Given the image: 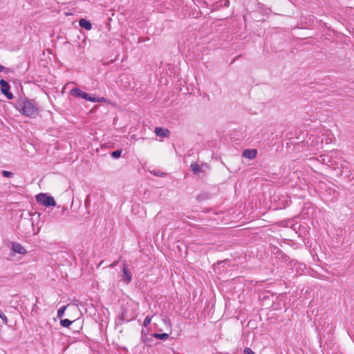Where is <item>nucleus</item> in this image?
I'll use <instances>...</instances> for the list:
<instances>
[{
  "label": "nucleus",
  "instance_id": "1",
  "mask_svg": "<svg viewBox=\"0 0 354 354\" xmlns=\"http://www.w3.org/2000/svg\"><path fill=\"white\" fill-rule=\"evenodd\" d=\"M16 109L27 117L35 118L38 114V109L33 100H21L17 102Z\"/></svg>",
  "mask_w": 354,
  "mask_h": 354
},
{
  "label": "nucleus",
  "instance_id": "2",
  "mask_svg": "<svg viewBox=\"0 0 354 354\" xmlns=\"http://www.w3.org/2000/svg\"><path fill=\"white\" fill-rule=\"evenodd\" d=\"M36 201L45 207L55 206L56 203L53 197L48 196L46 194L41 193L36 196Z\"/></svg>",
  "mask_w": 354,
  "mask_h": 354
},
{
  "label": "nucleus",
  "instance_id": "3",
  "mask_svg": "<svg viewBox=\"0 0 354 354\" xmlns=\"http://www.w3.org/2000/svg\"><path fill=\"white\" fill-rule=\"evenodd\" d=\"M337 152L335 151H330V154H324L319 157L318 161L324 165H333L335 162L332 160L333 156H336Z\"/></svg>",
  "mask_w": 354,
  "mask_h": 354
},
{
  "label": "nucleus",
  "instance_id": "4",
  "mask_svg": "<svg viewBox=\"0 0 354 354\" xmlns=\"http://www.w3.org/2000/svg\"><path fill=\"white\" fill-rule=\"evenodd\" d=\"M0 88L2 93L5 95L9 100L13 98V94L10 92V85L6 80H0Z\"/></svg>",
  "mask_w": 354,
  "mask_h": 354
},
{
  "label": "nucleus",
  "instance_id": "5",
  "mask_svg": "<svg viewBox=\"0 0 354 354\" xmlns=\"http://www.w3.org/2000/svg\"><path fill=\"white\" fill-rule=\"evenodd\" d=\"M132 274L126 264L122 266V281L125 283L129 284L131 281Z\"/></svg>",
  "mask_w": 354,
  "mask_h": 354
},
{
  "label": "nucleus",
  "instance_id": "6",
  "mask_svg": "<svg viewBox=\"0 0 354 354\" xmlns=\"http://www.w3.org/2000/svg\"><path fill=\"white\" fill-rule=\"evenodd\" d=\"M12 250L15 253H18L20 254H26V250L19 243L14 242L12 243Z\"/></svg>",
  "mask_w": 354,
  "mask_h": 354
},
{
  "label": "nucleus",
  "instance_id": "7",
  "mask_svg": "<svg viewBox=\"0 0 354 354\" xmlns=\"http://www.w3.org/2000/svg\"><path fill=\"white\" fill-rule=\"evenodd\" d=\"M71 94L76 97H80L82 99H86L87 97V93L82 91L78 88H74L71 90Z\"/></svg>",
  "mask_w": 354,
  "mask_h": 354
},
{
  "label": "nucleus",
  "instance_id": "8",
  "mask_svg": "<svg viewBox=\"0 0 354 354\" xmlns=\"http://www.w3.org/2000/svg\"><path fill=\"white\" fill-rule=\"evenodd\" d=\"M257 155V149H245L243 151V156L248 159H254Z\"/></svg>",
  "mask_w": 354,
  "mask_h": 354
},
{
  "label": "nucleus",
  "instance_id": "9",
  "mask_svg": "<svg viewBox=\"0 0 354 354\" xmlns=\"http://www.w3.org/2000/svg\"><path fill=\"white\" fill-rule=\"evenodd\" d=\"M87 101L93 102H105L106 101V98L103 97H98L95 95H90L87 93V97L85 99Z\"/></svg>",
  "mask_w": 354,
  "mask_h": 354
},
{
  "label": "nucleus",
  "instance_id": "10",
  "mask_svg": "<svg viewBox=\"0 0 354 354\" xmlns=\"http://www.w3.org/2000/svg\"><path fill=\"white\" fill-rule=\"evenodd\" d=\"M155 133L156 136L160 137H167L169 134V131L167 129H164L162 127H156L155 129Z\"/></svg>",
  "mask_w": 354,
  "mask_h": 354
},
{
  "label": "nucleus",
  "instance_id": "11",
  "mask_svg": "<svg viewBox=\"0 0 354 354\" xmlns=\"http://www.w3.org/2000/svg\"><path fill=\"white\" fill-rule=\"evenodd\" d=\"M79 24L81 27L85 28L87 30H90L92 28L91 22L85 19H81L79 21Z\"/></svg>",
  "mask_w": 354,
  "mask_h": 354
},
{
  "label": "nucleus",
  "instance_id": "12",
  "mask_svg": "<svg viewBox=\"0 0 354 354\" xmlns=\"http://www.w3.org/2000/svg\"><path fill=\"white\" fill-rule=\"evenodd\" d=\"M190 167L194 174H199L201 171V167L197 162H192Z\"/></svg>",
  "mask_w": 354,
  "mask_h": 354
},
{
  "label": "nucleus",
  "instance_id": "13",
  "mask_svg": "<svg viewBox=\"0 0 354 354\" xmlns=\"http://www.w3.org/2000/svg\"><path fill=\"white\" fill-rule=\"evenodd\" d=\"M153 336L156 339L162 340H165L169 337V335L167 333H153Z\"/></svg>",
  "mask_w": 354,
  "mask_h": 354
},
{
  "label": "nucleus",
  "instance_id": "14",
  "mask_svg": "<svg viewBox=\"0 0 354 354\" xmlns=\"http://www.w3.org/2000/svg\"><path fill=\"white\" fill-rule=\"evenodd\" d=\"M72 324V322L68 319H62L60 321V324L62 327L68 328Z\"/></svg>",
  "mask_w": 354,
  "mask_h": 354
},
{
  "label": "nucleus",
  "instance_id": "15",
  "mask_svg": "<svg viewBox=\"0 0 354 354\" xmlns=\"http://www.w3.org/2000/svg\"><path fill=\"white\" fill-rule=\"evenodd\" d=\"M326 134V143H329L333 141V136L330 134V131L328 130H325Z\"/></svg>",
  "mask_w": 354,
  "mask_h": 354
},
{
  "label": "nucleus",
  "instance_id": "16",
  "mask_svg": "<svg viewBox=\"0 0 354 354\" xmlns=\"http://www.w3.org/2000/svg\"><path fill=\"white\" fill-rule=\"evenodd\" d=\"M66 307H67L66 306H64L61 307V308L58 310V311H57V317H58L59 318L62 317L64 315V312H65V310H66Z\"/></svg>",
  "mask_w": 354,
  "mask_h": 354
},
{
  "label": "nucleus",
  "instance_id": "17",
  "mask_svg": "<svg viewBox=\"0 0 354 354\" xmlns=\"http://www.w3.org/2000/svg\"><path fill=\"white\" fill-rule=\"evenodd\" d=\"M122 151L121 150H116L111 153V157L116 159L120 157Z\"/></svg>",
  "mask_w": 354,
  "mask_h": 354
},
{
  "label": "nucleus",
  "instance_id": "18",
  "mask_svg": "<svg viewBox=\"0 0 354 354\" xmlns=\"http://www.w3.org/2000/svg\"><path fill=\"white\" fill-rule=\"evenodd\" d=\"M151 321V317H149V316L146 317L145 320H144L143 325L145 327L148 326L150 324Z\"/></svg>",
  "mask_w": 354,
  "mask_h": 354
},
{
  "label": "nucleus",
  "instance_id": "19",
  "mask_svg": "<svg viewBox=\"0 0 354 354\" xmlns=\"http://www.w3.org/2000/svg\"><path fill=\"white\" fill-rule=\"evenodd\" d=\"M0 317L3 320V324H6L8 322V319L1 310H0Z\"/></svg>",
  "mask_w": 354,
  "mask_h": 354
},
{
  "label": "nucleus",
  "instance_id": "20",
  "mask_svg": "<svg viewBox=\"0 0 354 354\" xmlns=\"http://www.w3.org/2000/svg\"><path fill=\"white\" fill-rule=\"evenodd\" d=\"M1 173H2V175L6 178H11L13 176V174L8 171H2Z\"/></svg>",
  "mask_w": 354,
  "mask_h": 354
},
{
  "label": "nucleus",
  "instance_id": "21",
  "mask_svg": "<svg viewBox=\"0 0 354 354\" xmlns=\"http://www.w3.org/2000/svg\"><path fill=\"white\" fill-rule=\"evenodd\" d=\"M244 354H255L250 348L246 347L243 350Z\"/></svg>",
  "mask_w": 354,
  "mask_h": 354
},
{
  "label": "nucleus",
  "instance_id": "22",
  "mask_svg": "<svg viewBox=\"0 0 354 354\" xmlns=\"http://www.w3.org/2000/svg\"><path fill=\"white\" fill-rule=\"evenodd\" d=\"M229 6V1L225 0V2L224 3V6Z\"/></svg>",
  "mask_w": 354,
  "mask_h": 354
},
{
  "label": "nucleus",
  "instance_id": "23",
  "mask_svg": "<svg viewBox=\"0 0 354 354\" xmlns=\"http://www.w3.org/2000/svg\"><path fill=\"white\" fill-rule=\"evenodd\" d=\"M4 66H3L2 65H0V72H2L3 70H4Z\"/></svg>",
  "mask_w": 354,
  "mask_h": 354
},
{
  "label": "nucleus",
  "instance_id": "24",
  "mask_svg": "<svg viewBox=\"0 0 354 354\" xmlns=\"http://www.w3.org/2000/svg\"><path fill=\"white\" fill-rule=\"evenodd\" d=\"M116 263H117V261H115V262H113V263L111 265V266H114L115 265H116Z\"/></svg>",
  "mask_w": 354,
  "mask_h": 354
},
{
  "label": "nucleus",
  "instance_id": "25",
  "mask_svg": "<svg viewBox=\"0 0 354 354\" xmlns=\"http://www.w3.org/2000/svg\"><path fill=\"white\" fill-rule=\"evenodd\" d=\"M162 174V173L161 174H155V175H156V176H161Z\"/></svg>",
  "mask_w": 354,
  "mask_h": 354
}]
</instances>
